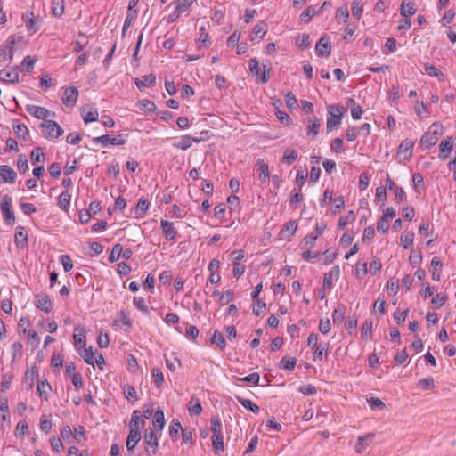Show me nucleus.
Returning <instances> with one entry per match:
<instances>
[{
	"label": "nucleus",
	"mask_w": 456,
	"mask_h": 456,
	"mask_svg": "<svg viewBox=\"0 0 456 456\" xmlns=\"http://www.w3.org/2000/svg\"><path fill=\"white\" fill-rule=\"evenodd\" d=\"M26 110L35 118L38 119L47 120V117L50 116V110L40 106L28 104L26 106Z\"/></svg>",
	"instance_id": "11"
},
{
	"label": "nucleus",
	"mask_w": 456,
	"mask_h": 456,
	"mask_svg": "<svg viewBox=\"0 0 456 456\" xmlns=\"http://www.w3.org/2000/svg\"><path fill=\"white\" fill-rule=\"evenodd\" d=\"M160 226L167 240H172L176 237L177 231L174 226V223L162 219Z\"/></svg>",
	"instance_id": "17"
},
{
	"label": "nucleus",
	"mask_w": 456,
	"mask_h": 456,
	"mask_svg": "<svg viewBox=\"0 0 456 456\" xmlns=\"http://www.w3.org/2000/svg\"><path fill=\"white\" fill-rule=\"evenodd\" d=\"M417 9L415 8V4L413 3H405L403 1L400 7V14L403 17H410L415 14Z\"/></svg>",
	"instance_id": "31"
},
{
	"label": "nucleus",
	"mask_w": 456,
	"mask_h": 456,
	"mask_svg": "<svg viewBox=\"0 0 456 456\" xmlns=\"http://www.w3.org/2000/svg\"><path fill=\"white\" fill-rule=\"evenodd\" d=\"M36 61V59H33L29 55H28L24 58L20 66L17 69H19L21 71L25 70L26 72L29 73L33 69Z\"/></svg>",
	"instance_id": "51"
},
{
	"label": "nucleus",
	"mask_w": 456,
	"mask_h": 456,
	"mask_svg": "<svg viewBox=\"0 0 456 456\" xmlns=\"http://www.w3.org/2000/svg\"><path fill=\"white\" fill-rule=\"evenodd\" d=\"M65 10L64 0H52V13L53 16L60 18Z\"/></svg>",
	"instance_id": "33"
},
{
	"label": "nucleus",
	"mask_w": 456,
	"mask_h": 456,
	"mask_svg": "<svg viewBox=\"0 0 456 456\" xmlns=\"http://www.w3.org/2000/svg\"><path fill=\"white\" fill-rule=\"evenodd\" d=\"M347 111L346 108L340 105H331L329 107V117L327 118V130L337 129L340 124L344 114Z\"/></svg>",
	"instance_id": "2"
},
{
	"label": "nucleus",
	"mask_w": 456,
	"mask_h": 456,
	"mask_svg": "<svg viewBox=\"0 0 456 456\" xmlns=\"http://www.w3.org/2000/svg\"><path fill=\"white\" fill-rule=\"evenodd\" d=\"M135 85L139 90L142 91L146 87L153 86L156 83V76L152 73L142 76L134 79Z\"/></svg>",
	"instance_id": "16"
},
{
	"label": "nucleus",
	"mask_w": 456,
	"mask_h": 456,
	"mask_svg": "<svg viewBox=\"0 0 456 456\" xmlns=\"http://www.w3.org/2000/svg\"><path fill=\"white\" fill-rule=\"evenodd\" d=\"M169 436L173 439H177L179 432L183 430L182 425L178 419H173L169 426Z\"/></svg>",
	"instance_id": "43"
},
{
	"label": "nucleus",
	"mask_w": 456,
	"mask_h": 456,
	"mask_svg": "<svg viewBox=\"0 0 456 456\" xmlns=\"http://www.w3.org/2000/svg\"><path fill=\"white\" fill-rule=\"evenodd\" d=\"M144 442L149 447H151L152 450L150 451L148 448L146 449V452L149 456L155 455L158 451V445H159V438L157 435L154 433V431L148 428L144 430Z\"/></svg>",
	"instance_id": "6"
},
{
	"label": "nucleus",
	"mask_w": 456,
	"mask_h": 456,
	"mask_svg": "<svg viewBox=\"0 0 456 456\" xmlns=\"http://www.w3.org/2000/svg\"><path fill=\"white\" fill-rule=\"evenodd\" d=\"M39 377L37 367H32L28 370L25 374V383L28 386V389H31L34 386V381Z\"/></svg>",
	"instance_id": "29"
},
{
	"label": "nucleus",
	"mask_w": 456,
	"mask_h": 456,
	"mask_svg": "<svg viewBox=\"0 0 456 456\" xmlns=\"http://www.w3.org/2000/svg\"><path fill=\"white\" fill-rule=\"evenodd\" d=\"M237 401L247 410L257 414L260 411L259 407L251 400L240 396H236Z\"/></svg>",
	"instance_id": "34"
},
{
	"label": "nucleus",
	"mask_w": 456,
	"mask_h": 456,
	"mask_svg": "<svg viewBox=\"0 0 456 456\" xmlns=\"http://www.w3.org/2000/svg\"><path fill=\"white\" fill-rule=\"evenodd\" d=\"M346 315V308L344 306L340 307L338 306L336 308L332 313V319L334 323H341Z\"/></svg>",
	"instance_id": "55"
},
{
	"label": "nucleus",
	"mask_w": 456,
	"mask_h": 456,
	"mask_svg": "<svg viewBox=\"0 0 456 456\" xmlns=\"http://www.w3.org/2000/svg\"><path fill=\"white\" fill-rule=\"evenodd\" d=\"M331 45L330 38L326 36H322L315 45V51L317 55L321 57H328L330 53Z\"/></svg>",
	"instance_id": "10"
},
{
	"label": "nucleus",
	"mask_w": 456,
	"mask_h": 456,
	"mask_svg": "<svg viewBox=\"0 0 456 456\" xmlns=\"http://www.w3.org/2000/svg\"><path fill=\"white\" fill-rule=\"evenodd\" d=\"M372 325H373L372 320L367 319L364 321L362 327V332H361V337L362 339H366L368 338H371Z\"/></svg>",
	"instance_id": "47"
},
{
	"label": "nucleus",
	"mask_w": 456,
	"mask_h": 456,
	"mask_svg": "<svg viewBox=\"0 0 456 456\" xmlns=\"http://www.w3.org/2000/svg\"><path fill=\"white\" fill-rule=\"evenodd\" d=\"M122 253V246L120 244H115L112 247L111 252L109 256V261L114 263L118 260Z\"/></svg>",
	"instance_id": "60"
},
{
	"label": "nucleus",
	"mask_w": 456,
	"mask_h": 456,
	"mask_svg": "<svg viewBox=\"0 0 456 456\" xmlns=\"http://www.w3.org/2000/svg\"><path fill=\"white\" fill-rule=\"evenodd\" d=\"M141 417L142 415L139 410L134 411L132 413V419L129 424V428H132L137 427L138 430H140L144 425V421L141 419Z\"/></svg>",
	"instance_id": "41"
},
{
	"label": "nucleus",
	"mask_w": 456,
	"mask_h": 456,
	"mask_svg": "<svg viewBox=\"0 0 456 456\" xmlns=\"http://www.w3.org/2000/svg\"><path fill=\"white\" fill-rule=\"evenodd\" d=\"M125 326V330L128 331L132 328V321L129 317V313L125 310H120L117 313L116 321Z\"/></svg>",
	"instance_id": "23"
},
{
	"label": "nucleus",
	"mask_w": 456,
	"mask_h": 456,
	"mask_svg": "<svg viewBox=\"0 0 456 456\" xmlns=\"http://www.w3.org/2000/svg\"><path fill=\"white\" fill-rule=\"evenodd\" d=\"M212 344H216L220 349H224L226 346L225 339L221 332L218 330H215L213 336L210 339Z\"/></svg>",
	"instance_id": "42"
},
{
	"label": "nucleus",
	"mask_w": 456,
	"mask_h": 456,
	"mask_svg": "<svg viewBox=\"0 0 456 456\" xmlns=\"http://www.w3.org/2000/svg\"><path fill=\"white\" fill-rule=\"evenodd\" d=\"M13 132L19 139H22L23 141L27 142L29 140V130L24 124H20L17 121L13 124Z\"/></svg>",
	"instance_id": "20"
},
{
	"label": "nucleus",
	"mask_w": 456,
	"mask_h": 456,
	"mask_svg": "<svg viewBox=\"0 0 456 456\" xmlns=\"http://www.w3.org/2000/svg\"><path fill=\"white\" fill-rule=\"evenodd\" d=\"M309 125L307 126V135L314 137L319 133L320 121L314 118V119L308 120Z\"/></svg>",
	"instance_id": "49"
},
{
	"label": "nucleus",
	"mask_w": 456,
	"mask_h": 456,
	"mask_svg": "<svg viewBox=\"0 0 456 456\" xmlns=\"http://www.w3.org/2000/svg\"><path fill=\"white\" fill-rule=\"evenodd\" d=\"M256 166L258 167L259 175L258 178L261 183H266L269 181L270 173L269 167L263 159H257Z\"/></svg>",
	"instance_id": "24"
},
{
	"label": "nucleus",
	"mask_w": 456,
	"mask_h": 456,
	"mask_svg": "<svg viewBox=\"0 0 456 456\" xmlns=\"http://www.w3.org/2000/svg\"><path fill=\"white\" fill-rule=\"evenodd\" d=\"M125 134H120L116 137H111L109 134H103L102 136L93 138V142H99L102 147H107L109 144L113 146H122L126 143Z\"/></svg>",
	"instance_id": "4"
},
{
	"label": "nucleus",
	"mask_w": 456,
	"mask_h": 456,
	"mask_svg": "<svg viewBox=\"0 0 456 456\" xmlns=\"http://www.w3.org/2000/svg\"><path fill=\"white\" fill-rule=\"evenodd\" d=\"M430 265L433 268L432 279L439 281L441 280V274L439 272L443 267V262L439 257L434 256L431 260Z\"/></svg>",
	"instance_id": "26"
},
{
	"label": "nucleus",
	"mask_w": 456,
	"mask_h": 456,
	"mask_svg": "<svg viewBox=\"0 0 456 456\" xmlns=\"http://www.w3.org/2000/svg\"><path fill=\"white\" fill-rule=\"evenodd\" d=\"M314 348H315V351H314V361L322 362L326 359L328 352H329V343H326V344L321 343L319 346H317Z\"/></svg>",
	"instance_id": "22"
},
{
	"label": "nucleus",
	"mask_w": 456,
	"mask_h": 456,
	"mask_svg": "<svg viewBox=\"0 0 456 456\" xmlns=\"http://www.w3.org/2000/svg\"><path fill=\"white\" fill-rule=\"evenodd\" d=\"M134 306L144 314H149V308L142 297H134L133 299Z\"/></svg>",
	"instance_id": "58"
},
{
	"label": "nucleus",
	"mask_w": 456,
	"mask_h": 456,
	"mask_svg": "<svg viewBox=\"0 0 456 456\" xmlns=\"http://www.w3.org/2000/svg\"><path fill=\"white\" fill-rule=\"evenodd\" d=\"M141 440V432L138 428H132L129 430V434L126 439V449L129 452H134L135 445Z\"/></svg>",
	"instance_id": "14"
},
{
	"label": "nucleus",
	"mask_w": 456,
	"mask_h": 456,
	"mask_svg": "<svg viewBox=\"0 0 456 456\" xmlns=\"http://www.w3.org/2000/svg\"><path fill=\"white\" fill-rule=\"evenodd\" d=\"M296 363L297 361L294 357L284 356L280 361L279 367L285 370H293L295 369Z\"/></svg>",
	"instance_id": "48"
},
{
	"label": "nucleus",
	"mask_w": 456,
	"mask_h": 456,
	"mask_svg": "<svg viewBox=\"0 0 456 456\" xmlns=\"http://www.w3.org/2000/svg\"><path fill=\"white\" fill-rule=\"evenodd\" d=\"M51 390V386L47 381H40L37 384V391L39 396L47 399L48 392Z\"/></svg>",
	"instance_id": "53"
},
{
	"label": "nucleus",
	"mask_w": 456,
	"mask_h": 456,
	"mask_svg": "<svg viewBox=\"0 0 456 456\" xmlns=\"http://www.w3.org/2000/svg\"><path fill=\"white\" fill-rule=\"evenodd\" d=\"M297 159V152L295 150L286 149L281 161L288 165H290Z\"/></svg>",
	"instance_id": "52"
},
{
	"label": "nucleus",
	"mask_w": 456,
	"mask_h": 456,
	"mask_svg": "<svg viewBox=\"0 0 456 456\" xmlns=\"http://www.w3.org/2000/svg\"><path fill=\"white\" fill-rule=\"evenodd\" d=\"M211 427L210 430L212 431V444L216 452L219 451H224V436L222 433V422L218 416H213L210 420Z\"/></svg>",
	"instance_id": "1"
},
{
	"label": "nucleus",
	"mask_w": 456,
	"mask_h": 456,
	"mask_svg": "<svg viewBox=\"0 0 456 456\" xmlns=\"http://www.w3.org/2000/svg\"><path fill=\"white\" fill-rule=\"evenodd\" d=\"M351 10H352L353 16L355 19L359 20L361 18V16H362V12H363L362 2L360 0H354L352 2Z\"/></svg>",
	"instance_id": "54"
},
{
	"label": "nucleus",
	"mask_w": 456,
	"mask_h": 456,
	"mask_svg": "<svg viewBox=\"0 0 456 456\" xmlns=\"http://www.w3.org/2000/svg\"><path fill=\"white\" fill-rule=\"evenodd\" d=\"M151 378L156 387H160L164 383V375L160 368L154 367L151 370Z\"/></svg>",
	"instance_id": "39"
},
{
	"label": "nucleus",
	"mask_w": 456,
	"mask_h": 456,
	"mask_svg": "<svg viewBox=\"0 0 456 456\" xmlns=\"http://www.w3.org/2000/svg\"><path fill=\"white\" fill-rule=\"evenodd\" d=\"M40 126L43 135L50 140L60 137L64 132L54 120L51 119L45 120Z\"/></svg>",
	"instance_id": "3"
},
{
	"label": "nucleus",
	"mask_w": 456,
	"mask_h": 456,
	"mask_svg": "<svg viewBox=\"0 0 456 456\" xmlns=\"http://www.w3.org/2000/svg\"><path fill=\"white\" fill-rule=\"evenodd\" d=\"M30 159H31L32 164H34V165L37 163L44 164V162L45 160V157L43 149L41 147L34 148L30 153Z\"/></svg>",
	"instance_id": "32"
},
{
	"label": "nucleus",
	"mask_w": 456,
	"mask_h": 456,
	"mask_svg": "<svg viewBox=\"0 0 456 456\" xmlns=\"http://www.w3.org/2000/svg\"><path fill=\"white\" fill-rule=\"evenodd\" d=\"M266 31H267V24L264 20L258 21L253 28L254 36L260 39L263 38V37L265 35Z\"/></svg>",
	"instance_id": "44"
},
{
	"label": "nucleus",
	"mask_w": 456,
	"mask_h": 456,
	"mask_svg": "<svg viewBox=\"0 0 456 456\" xmlns=\"http://www.w3.org/2000/svg\"><path fill=\"white\" fill-rule=\"evenodd\" d=\"M152 423L156 428V431H159V430L161 431L164 428L165 415H164V411L160 408H158L156 410V411L153 415Z\"/></svg>",
	"instance_id": "25"
},
{
	"label": "nucleus",
	"mask_w": 456,
	"mask_h": 456,
	"mask_svg": "<svg viewBox=\"0 0 456 456\" xmlns=\"http://www.w3.org/2000/svg\"><path fill=\"white\" fill-rule=\"evenodd\" d=\"M149 208V202L146 200L140 199L136 205V215L142 216Z\"/></svg>",
	"instance_id": "64"
},
{
	"label": "nucleus",
	"mask_w": 456,
	"mask_h": 456,
	"mask_svg": "<svg viewBox=\"0 0 456 456\" xmlns=\"http://www.w3.org/2000/svg\"><path fill=\"white\" fill-rule=\"evenodd\" d=\"M78 97V90L75 86H69L65 89L61 98L62 103L66 107H74L77 103Z\"/></svg>",
	"instance_id": "8"
},
{
	"label": "nucleus",
	"mask_w": 456,
	"mask_h": 456,
	"mask_svg": "<svg viewBox=\"0 0 456 456\" xmlns=\"http://www.w3.org/2000/svg\"><path fill=\"white\" fill-rule=\"evenodd\" d=\"M14 242L17 248H24L28 246V233L24 227L18 226L16 228Z\"/></svg>",
	"instance_id": "18"
},
{
	"label": "nucleus",
	"mask_w": 456,
	"mask_h": 456,
	"mask_svg": "<svg viewBox=\"0 0 456 456\" xmlns=\"http://www.w3.org/2000/svg\"><path fill=\"white\" fill-rule=\"evenodd\" d=\"M0 80L6 83H17L19 81V74L17 68H8L0 71Z\"/></svg>",
	"instance_id": "15"
},
{
	"label": "nucleus",
	"mask_w": 456,
	"mask_h": 456,
	"mask_svg": "<svg viewBox=\"0 0 456 456\" xmlns=\"http://www.w3.org/2000/svg\"><path fill=\"white\" fill-rule=\"evenodd\" d=\"M17 177L16 172L10 166H0V181L2 183H14Z\"/></svg>",
	"instance_id": "12"
},
{
	"label": "nucleus",
	"mask_w": 456,
	"mask_h": 456,
	"mask_svg": "<svg viewBox=\"0 0 456 456\" xmlns=\"http://www.w3.org/2000/svg\"><path fill=\"white\" fill-rule=\"evenodd\" d=\"M296 45L297 46L301 49L305 50L311 45V39L309 34H299L296 38Z\"/></svg>",
	"instance_id": "36"
},
{
	"label": "nucleus",
	"mask_w": 456,
	"mask_h": 456,
	"mask_svg": "<svg viewBox=\"0 0 456 456\" xmlns=\"http://www.w3.org/2000/svg\"><path fill=\"white\" fill-rule=\"evenodd\" d=\"M17 167L20 174H25L28 170V163L25 155H19L17 159Z\"/></svg>",
	"instance_id": "56"
},
{
	"label": "nucleus",
	"mask_w": 456,
	"mask_h": 456,
	"mask_svg": "<svg viewBox=\"0 0 456 456\" xmlns=\"http://www.w3.org/2000/svg\"><path fill=\"white\" fill-rule=\"evenodd\" d=\"M77 353L80 354V356L83 357L84 361L87 364L94 366V352H93V349L91 346L89 348H86V347H84L82 349L78 348Z\"/></svg>",
	"instance_id": "37"
},
{
	"label": "nucleus",
	"mask_w": 456,
	"mask_h": 456,
	"mask_svg": "<svg viewBox=\"0 0 456 456\" xmlns=\"http://www.w3.org/2000/svg\"><path fill=\"white\" fill-rule=\"evenodd\" d=\"M437 142V136L434 134H431V131H428L424 133V134L420 138V144L424 146L426 149H429L434 146Z\"/></svg>",
	"instance_id": "27"
},
{
	"label": "nucleus",
	"mask_w": 456,
	"mask_h": 456,
	"mask_svg": "<svg viewBox=\"0 0 456 456\" xmlns=\"http://www.w3.org/2000/svg\"><path fill=\"white\" fill-rule=\"evenodd\" d=\"M14 40H7L4 45L0 46V61H3L6 54H9V58L12 59V49L14 45Z\"/></svg>",
	"instance_id": "35"
},
{
	"label": "nucleus",
	"mask_w": 456,
	"mask_h": 456,
	"mask_svg": "<svg viewBox=\"0 0 456 456\" xmlns=\"http://www.w3.org/2000/svg\"><path fill=\"white\" fill-rule=\"evenodd\" d=\"M35 305L37 308L45 313L51 312L53 308L52 301L45 293H39L35 296Z\"/></svg>",
	"instance_id": "9"
},
{
	"label": "nucleus",
	"mask_w": 456,
	"mask_h": 456,
	"mask_svg": "<svg viewBox=\"0 0 456 456\" xmlns=\"http://www.w3.org/2000/svg\"><path fill=\"white\" fill-rule=\"evenodd\" d=\"M340 273L339 266L335 265L331 268L330 272L324 274L322 286L323 287H331L333 282V277H338Z\"/></svg>",
	"instance_id": "28"
},
{
	"label": "nucleus",
	"mask_w": 456,
	"mask_h": 456,
	"mask_svg": "<svg viewBox=\"0 0 456 456\" xmlns=\"http://www.w3.org/2000/svg\"><path fill=\"white\" fill-rule=\"evenodd\" d=\"M21 331L23 333H28V338L29 343L33 346H37L39 345L40 338H39L38 334L34 330H29L28 331H27L26 329H23Z\"/></svg>",
	"instance_id": "62"
},
{
	"label": "nucleus",
	"mask_w": 456,
	"mask_h": 456,
	"mask_svg": "<svg viewBox=\"0 0 456 456\" xmlns=\"http://www.w3.org/2000/svg\"><path fill=\"white\" fill-rule=\"evenodd\" d=\"M374 437V433H367L363 436H358L354 448L355 452L362 453V451L372 443Z\"/></svg>",
	"instance_id": "13"
},
{
	"label": "nucleus",
	"mask_w": 456,
	"mask_h": 456,
	"mask_svg": "<svg viewBox=\"0 0 456 456\" xmlns=\"http://www.w3.org/2000/svg\"><path fill=\"white\" fill-rule=\"evenodd\" d=\"M0 208L5 222L9 224H13L15 223V216L12 210V198L9 195L3 196Z\"/></svg>",
	"instance_id": "5"
},
{
	"label": "nucleus",
	"mask_w": 456,
	"mask_h": 456,
	"mask_svg": "<svg viewBox=\"0 0 456 456\" xmlns=\"http://www.w3.org/2000/svg\"><path fill=\"white\" fill-rule=\"evenodd\" d=\"M74 341H75V348L77 352L78 351V348L82 349L86 347V333L84 330H82L80 333H75L73 336Z\"/></svg>",
	"instance_id": "50"
},
{
	"label": "nucleus",
	"mask_w": 456,
	"mask_h": 456,
	"mask_svg": "<svg viewBox=\"0 0 456 456\" xmlns=\"http://www.w3.org/2000/svg\"><path fill=\"white\" fill-rule=\"evenodd\" d=\"M413 147H414V142L411 140L406 139L400 143V145L398 147L397 153L402 154V153L409 152V156L407 157V159H409L411 156Z\"/></svg>",
	"instance_id": "38"
},
{
	"label": "nucleus",
	"mask_w": 456,
	"mask_h": 456,
	"mask_svg": "<svg viewBox=\"0 0 456 456\" xmlns=\"http://www.w3.org/2000/svg\"><path fill=\"white\" fill-rule=\"evenodd\" d=\"M403 248L407 249L413 245L414 233L412 232H403L400 237Z\"/></svg>",
	"instance_id": "40"
},
{
	"label": "nucleus",
	"mask_w": 456,
	"mask_h": 456,
	"mask_svg": "<svg viewBox=\"0 0 456 456\" xmlns=\"http://www.w3.org/2000/svg\"><path fill=\"white\" fill-rule=\"evenodd\" d=\"M418 386L424 390H429L435 387V380L432 377L424 378L419 380Z\"/></svg>",
	"instance_id": "63"
},
{
	"label": "nucleus",
	"mask_w": 456,
	"mask_h": 456,
	"mask_svg": "<svg viewBox=\"0 0 456 456\" xmlns=\"http://www.w3.org/2000/svg\"><path fill=\"white\" fill-rule=\"evenodd\" d=\"M81 115L86 124L96 121L99 117L97 109L93 107L83 108Z\"/></svg>",
	"instance_id": "21"
},
{
	"label": "nucleus",
	"mask_w": 456,
	"mask_h": 456,
	"mask_svg": "<svg viewBox=\"0 0 456 456\" xmlns=\"http://www.w3.org/2000/svg\"><path fill=\"white\" fill-rule=\"evenodd\" d=\"M367 403L371 410H383L386 407V404L383 401L377 397H370L367 399Z\"/></svg>",
	"instance_id": "57"
},
{
	"label": "nucleus",
	"mask_w": 456,
	"mask_h": 456,
	"mask_svg": "<svg viewBox=\"0 0 456 456\" xmlns=\"http://www.w3.org/2000/svg\"><path fill=\"white\" fill-rule=\"evenodd\" d=\"M192 142L199 143L200 140H198L197 137H191V135H183L175 146L183 151H187L192 145Z\"/></svg>",
	"instance_id": "30"
},
{
	"label": "nucleus",
	"mask_w": 456,
	"mask_h": 456,
	"mask_svg": "<svg viewBox=\"0 0 456 456\" xmlns=\"http://www.w3.org/2000/svg\"><path fill=\"white\" fill-rule=\"evenodd\" d=\"M409 261L412 266L419 265L422 262V253L420 250H412L410 254Z\"/></svg>",
	"instance_id": "59"
},
{
	"label": "nucleus",
	"mask_w": 456,
	"mask_h": 456,
	"mask_svg": "<svg viewBox=\"0 0 456 456\" xmlns=\"http://www.w3.org/2000/svg\"><path fill=\"white\" fill-rule=\"evenodd\" d=\"M355 219V215L353 210H350L345 217H341L338 221V227L341 230L345 229L346 224Z\"/></svg>",
	"instance_id": "61"
},
{
	"label": "nucleus",
	"mask_w": 456,
	"mask_h": 456,
	"mask_svg": "<svg viewBox=\"0 0 456 456\" xmlns=\"http://www.w3.org/2000/svg\"><path fill=\"white\" fill-rule=\"evenodd\" d=\"M70 194L65 191L61 193L58 198V206L63 210H67L70 204Z\"/></svg>",
	"instance_id": "45"
},
{
	"label": "nucleus",
	"mask_w": 456,
	"mask_h": 456,
	"mask_svg": "<svg viewBox=\"0 0 456 456\" xmlns=\"http://www.w3.org/2000/svg\"><path fill=\"white\" fill-rule=\"evenodd\" d=\"M22 20L26 24V28L29 33H36L39 30L42 20L39 17H35L32 12H27L22 15Z\"/></svg>",
	"instance_id": "7"
},
{
	"label": "nucleus",
	"mask_w": 456,
	"mask_h": 456,
	"mask_svg": "<svg viewBox=\"0 0 456 456\" xmlns=\"http://www.w3.org/2000/svg\"><path fill=\"white\" fill-rule=\"evenodd\" d=\"M190 404H191V406L188 409L190 414L191 415H200V412L202 411V407H201V403H200V400L197 397L192 396L190 401Z\"/></svg>",
	"instance_id": "46"
},
{
	"label": "nucleus",
	"mask_w": 456,
	"mask_h": 456,
	"mask_svg": "<svg viewBox=\"0 0 456 456\" xmlns=\"http://www.w3.org/2000/svg\"><path fill=\"white\" fill-rule=\"evenodd\" d=\"M453 147V141L452 137H446L442 140L439 145V158L441 159H445L448 155L451 153Z\"/></svg>",
	"instance_id": "19"
}]
</instances>
